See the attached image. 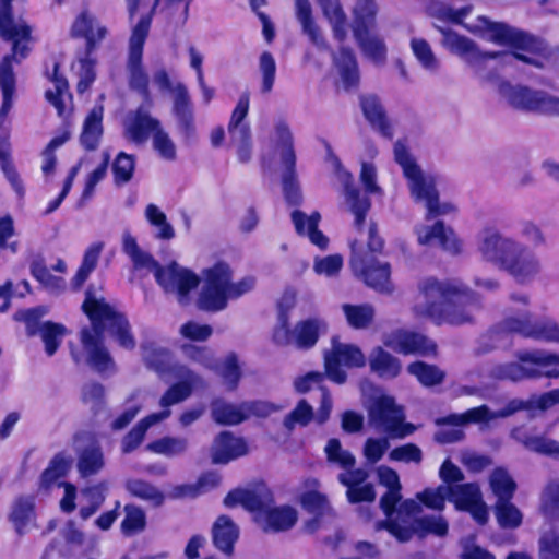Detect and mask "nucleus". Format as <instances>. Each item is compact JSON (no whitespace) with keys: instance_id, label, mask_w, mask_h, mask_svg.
I'll return each mask as SVG.
<instances>
[{"instance_id":"f257e3e1","label":"nucleus","mask_w":559,"mask_h":559,"mask_svg":"<svg viewBox=\"0 0 559 559\" xmlns=\"http://www.w3.org/2000/svg\"><path fill=\"white\" fill-rule=\"evenodd\" d=\"M82 311L88 318L92 330L83 328L80 338L87 353L88 364L99 372L114 366L109 352L104 346L103 336L107 332L120 347L132 350L136 342L130 322L123 312L118 311L104 298H96L92 289H87L82 304Z\"/></svg>"},{"instance_id":"f03ea898","label":"nucleus","mask_w":559,"mask_h":559,"mask_svg":"<svg viewBox=\"0 0 559 559\" xmlns=\"http://www.w3.org/2000/svg\"><path fill=\"white\" fill-rule=\"evenodd\" d=\"M424 302L414 307L416 316L427 318L437 325H462L473 320V312L480 309L477 293L455 281L423 280L418 286Z\"/></svg>"},{"instance_id":"7ed1b4c3","label":"nucleus","mask_w":559,"mask_h":559,"mask_svg":"<svg viewBox=\"0 0 559 559\" xmlns=\"http://www.w3.org/2000/svg\"><path fill=\"white\" fill-rule=\"evenodd\" d=\"M349 247V266L353 274L362 281L367 287L379 294H393L394 284L391 281V264L378 259V255L383 253L384 240L379 235L377 223L371 222L369 224L367 250L362 248L357 239L352 240Z\"/></svg>"},{"instance_id":"20e7f679","label":"nucleus","mask_w":559,"mask_h":559,"mask_svg":"<svg viewBox=\"0 0 559 559\" xmlns=\"http://www.w3.org/2000/svg\"><path fill=\"white\" fill-rule=\"evenodd\" d=\"M122 251L129 257L134 269H147L154 273L156 283L166 293H177L180 298L190 294L200 283L199 276L188 269H181L176 262L163 266L154 257L143 251L136 238L129 231L122 236Z\"/></svg>"},{"instance_id":"39448f33","label":"nucleus","mask_w":559,"mask_h":559,"mask_svg":"<svg viewBox=\"0 0 559 559\" xmlns=\"http://www.w3.org/2000/svg\"><path fill=\"white\" fill-rule=\"evenodd\" d=\"M479 250L487 261L497 263L520 283L528 281L539 271L538 261L525 247L502 238L498 233L487 235Z\"/></svg>"},{"instance_id":"423d86ee","label":"nucleus","mask_w":559,"mask_h":559,"mask_svg":"<svg viewBox=\"0 0 559 559\" xmlns=\"http://www.w3.org/2000/svg\"><path fill=\"white\" fill-rule=\"evenodd\" d=\"M395 162L402 167L403 175L408 181L411 195L416 202H425L426 218L431 219L456 211L451 203H440L439 192L432 177H426L409 154L407 147L397 142L394 145Z\"/></svg>"},{"instance_id":"0eeeda50","label":"nucleus","mask_w":559,"mask_h":559,"mask_svg":"<svg viewBox=\"0 0 559 559\" xmlns=\"http://www.w3.org/2000/svg\"><path fill=\"white\" fill-rule=\"evenodd\" d=\"M481 28L490 33V40L495 44L507 46L511 49L514 59L535 68H542L543 62L530 55L540 51L537 38L522 29H516L502 22H493L486 16H479Z\"/></svg>"},{"instance_id":"6e6552de","label":"nucleus","mask_w":559,"mask_h":559,"mask_svg":"<svg viewBox=\"0 0 559 559\" xmlns=\"http://www.w3.org/2000/svg\"><path fill=\"white\" fill-rule=\"evenodd\" d=\"M378 4L376 0H356L353 9V35L362 53L377 63L386 58V46L381 37L372 35Z\"/></svg>"},{"instance_id":"1a4fd4ad","label":"nucleus","mask_w":559,"mask_h":559,"mask_svg":"<svg viewBox=\"0 0 559 559\" xmlns=\"http://www.w3.org/2000/svg\"><path fill=\"white\" fill-rule=\"evenodd\" d=\"M107 28L100 25L97 19L90 13L88 10H83L75 17L71 35L74 38L85 39V59L81 61L83 72L76 84V92L79 94L85 93L94 83L96 79L95 61L90 59V56L96 50L98 45L107 35Z\"/></svg>"},{"instance_id":"9d476101","label":"nucleus","mask_w":559,"mask_h":559,"mask_svg":"<svg viewBox=\"0 0 559 559\" xmlns=\"http://www.w3.org/2000/svg\"><path fill=\"white\" fill-rule=\"evenodd\" d=\"M204 283L197 299L200 310L218 312L227 307V292L233 270L227 262L217 261L203 270Z\"/></svg>"},{"instance_id":"9b49d317","label":"nucleus","mask_w":559,"mask_h":559,"mask_svg":"<svg viewBox=\"0 0 559 559\" xmlns=\"http://www.w3.org/2000/svg\"><path fill=\"white\" fill-rule=\"evenodd\" d=\"M519 362H508L500 368V377L518 382L524 379L539 378L543 370L559 366V355L545 350H519L515 355Z\"/></svg>"},{"instance_id":"f8f14e48","label":"nucleus","mask_w":559,"mask_h":559,"mask_svg":"<svg viewBox=\"0 0 559 559\" xmlns=\"http://www.w3.org/2000/svg\"><path fill=\"white\" fill-rule=\"evenodd\" d=\"M369 418L377 429L393 439H403L416 430L412 423L404 421L403 408L391 396L379 397L369 412Z\"/></svg>"},{"instance_id":"ddd939ff","label":"nucleus","mask_w":559,"mask_h":559,"mask_svg":"<svg viewBox=\"0 0 559 559\" xmlns=\"http://www.w3.org/2000/svg\"><path fill=\"white\" fill-rule=\"evenodd\" d=\"M320 336V321L309 318L298 321L294 329H290L288 318L281 314L280 322L274 330L273 340L282 346L294 345L298 349L308 350L312 348Z\"/></svg>"},{"instance_id":"4468645a","label":"nucleus","mask_w":559,"mask_h":559,"mask_svg":"<svg viewBox=\"0 0 559 559\" xmlns=\"http://www.w3.org/2000/svg\"><path fill=\"white\" fill-rule=\"evenodd\" d=\"M508 103L515 109L545 115H559V97L523 85L506 84Z\"/></svg>"},{"instance_id":"2eb2a0df","label":"nucleus","mask_w":559,"mask_h":559,"mask_svg":"<svg viewBox=\"0 0 559 559\" xmlns=\"http://www.w3.org/2000/svg\"><path fill=\"white\" fill-rule=\"evenodd\" d=\"M366 362L362 350L354 344L333 342L332 349L324 354L325 374L336 384H344L347 380V373L342 369V365L347 368H362Z\"/></svg>"},{"instance_id":"dca6fc26","label":"nucleus","mask_w":559,"mask_h":559,"mask_svg":"<svg viewBox=\"0 0 559 559\" xmlns=\"http://www.w3.org/2000/svg\"><path fill=\"white\" fill-rule=\"evenodd\" d=\"M154 82L159 90L174 92L173 112L187 134L193 132V105L186 85L183 83H177L174 87L165 69H159L154 73Z\"/></svg>"},{"instance_id":"f3484780","label":"nucleus","mask_w":559,"mask_h":559,"mask_svg":"<svg viewBox=\"0 0 559 559\" xmlns=\"http://www.w3.org/2000/svg\"><path fill=\"white\" fill-rule=\"evenodd\" d=\"M497 332L519 334L523 337L559 343V325L556 322H533L530 314L506 318L497 326Z\"/></svg>"},{"instance_id":"a211bd4d","label":"nucleus","mask_w":559,"mask_h":559,"mask_svg":"<svg viewBox=\"0 0 559 559\" xmlns=\"http://www.w3.org/2000/svg\"><path fill=\"white\" fill-rule=\"evenodd\" d=\"M269 413V405L260 401L233 405L223 399L216 397L211 402L213 420L223 426L239 425L249 418V415L264 416Z\"/></svg>"},{"instance_id":"6ab92c4d","label":"nucleus","mask_w":559,"mask_h":559,"mask_svg":"<svg viewBox=\"0 0 559 559\" xmlns=\"http://www.w3.org/2000/svg\"><path fill=\"white\" fill-rule=\"evenodd\" d=\"M32 28L26 23L15 24L13 15V0H0V37L12 41L13 60L16 56L25 58L29 51L26 44L21 40H29Z\"/></svg>"},{"instance_id":"aec40b11","label":"nucleus","mask_w":559,"mask_h":559,"mask_svg":"<svg viewBox=\"0 0 559 559\" xmlns=\"http://www.w3.org/2000/svg\"><path fill=\"white\" fill-rule=\"evenodd\" d=\"M298 521L297 510L289 506H266L257 524L264 533H282L293 528Z\"/></svg>"},{"instance_id":"412c9836","label":"nucleus","mask_w":559,"mask_h":559,"mask_svg":"<svg viewBox=\"0 0 559 559\" xmlns=\"http://www.w3.org/2000/svg\"><path fill=\"white\" fill-rule=\"evenodd\" d=\"M444 41L452 52L473 66L481 64L489 59H498L504 55L503 51H481L472 39L454 32L445 33Z\"/></svg>"},{"instance_id":"4be33fe9","label":"nucleus","mask_w":559,"mask_h":559,"mask_svg":"<svg viewBox=\"0 0 559 559\" xmlns=\"http://www.w3.org/2000/svg\"><path fill=\"white\" fill-rule=\"evenodd\" d=\"M248 453V444L230 431H221L214 439L211 457L214 464H227Z\"/></svg>"},{"instance_id":"5701e85b","label":"nucleus","mask_w":559,"mask_h":559,"mask_svg":"<svg viewBox=\"0 0 559 559\" xmlns=\"http://www.w3.org/2000/svg\"><path fill=\"white\" fill-rule=\"evenodd\" d=\"M393 348L403 355L435 356L437 345L426 335L407 330H400L393 336Z\"/></svg>"},{"instance_id":"b1692460","label":"nucleus","mask_w":559,"mask_h":559,"mask_svg":"<svg viewBox=\"0 0 559 559\" xmlns=\"http://www.w3.org/2000/svg\"><path fill=\"white\" fill-rule=\"evenodd\" d=\"M359 103L364 117L371 128L377 130L383 138L392 140L393 128L381 99L374 94L360 95Z\"/></svg>"},{"instance_id":"393cba45","label":"nucleus","mask_w":559,"mask_h":559,"mask_svg":"<svg viewBox=\"0 0 559 559\" xmlns=\"http://www.w3.org/2000/svg\"><path fill=\"white\" fill-rule=\"evenodd\" d=\"M160 127L158 119L152 117L143 107L130 114L126 123V136L135 144L145 143Z\"/></svg>"},{"instance_id":"a878e982","label":"nucleus","mask_w":559,"mask_h":559,"mask_svg":"<svg viewBox=\"0 0 559 559\" xmlns=\"http://www.w3.org/2000/svg\"><path fill=\"white\" fill-rule=\"evenodd\" d=\"M269 502H273L272 493H269V498L265 500L255 490L235 488L225 496L224 506L227 508H235L240 504L245 510L250 512L257 523L259 516L262 515Z\"/></svg>"},{"instance_id":"bb28decb","label":"nucleus","mask_w":559,"mask_h":559,"mask_svg":"<svg viewBox=\"0 0 559 559\" xmlns=\"http://www.w3.org/2000/svg\"><path fill=\"white\" fill-rule=\"evenodd\" d=\"M320 219L321 215L317 211L312 212L309 216L300 210L292 212V221L296 233L299 236L307 234L311 243L321 250H325L329 246V238L319 229Z\"/></svg>"},{"instance_id":"cd10ccee","label":"nucleus","mask_w":559,"mask_h":559,"mask_svg":"<svg viewBox=\"0 0 559 559\" xmlns=\"http://www.w3.org/2000/svg\"><path fill=\"white\" fill-rule=\"evenodd\" d=\"M418 241L421 245H429L437 241L439 246L454 254L461 251V241L451 227H447L442 221H437L432 226L424 227L418 233Z\"/></svg>"},{"instance_id":"c85d7f7f","label":"nucleus","mask_w":559,"mask_h":559,"mask_svg":"<svg viewBox=\"0 0 559 559\" xmlns=\"http://www.w3.org/2000/svg\"><path fill=\"white\" fill-rule=\"evenodd\" d=\"M103 116V106H94L83 121L79 140L86 152H94L99 147L104 134Z\"/></svg>"},{"instance_id":"c756f323","label":"nucleus","mask_w":559,"mask_h":559,"mask_svg":"<svg viewBox=\"0 0 559 559\" xmlns=\"http://www.w3.org/2000/svg\"><path fill=\"white\" fill-rule=\"evenodd\" d=\"M343 185L349 211L355 216L354 225L357 230H361L371 207V201L368 195H362L360 190L354 186V179L350 173H346Z\"/></svg>"},{"instance_id":"7c9ffc66","label":"nucleus","mask_w":559,"mask_h":559,"mask_svg":"<svg viewBox=\"0 0 559 559\" xmlns=\"http://www.w3.org/2000/svg\"><path fill=\"white\" fill-rule=\"evenodd\" d=\"M239 531L237 525L228 515H219L212 527V539L214 546L226 554L233 555Z\"/></svg>"},{"instance_id":"2f4dec72","label":"nucleus","mask_w":559,"mask_h":559,"mask_svg":"<svg viewBox=\"0 0 559 559\" xmlns=\"http://www.w3.org/2000/svg\"><path fill=\"white\" fill-rule=\"evenodd\" d=\"M334 64L338 70L345 90L358 87L360 82L359 69L352 48L342 46L338 53L334 56Z\"/></svg>"},{"instance_id":"473e14b6","label":"nucleus","mask_w":559,"mask_h":559,"mask_svg":"<svg viewBox=\"0 0 559 559\" xmlns=\"http://www.w3.org/2000/svg\"><path fill=\"white\" fill-rule=\"evenodd\" d=\"M371 372L380 378L394 379L401 373V361L381 346L372 348L369 355Z\"/></svg>"},{"instance_id":"72a5a7b5","label":"nucleus","mask_w":559,"mask_h":559,"mask_svg":"<svg viewBox=\"0 0 559 559\" xmlns=\"http://www.w3.org/2000/svg\"><path fill=\"white\" fill-rule=\"evenodd\" d=\"M15 88L16 80L13 71V56H4L0 62V90L2 93L0 118L7 117L11 110Z\"/></svg>"},{"instance_id":"f704fd0d","label":"nucleus","mask_w":559,"mask_h":559,"mask_svg":"<svg viewBox=\"0 0 559 559\" xmlns=\"http://www.w3.org/2000/svg\"><path fill=\"white\" fill-rule=\"evenodd\" d=\"M15 88L16 80L13 71V56H4L0 62V90L2 93L0 118L7 117L11 110Z\"/></svg>"},{"instance_id":"c9c22d12","label":"nucleus","mask_w":559,"mask_h":559,"mask_svg":"<svg viewBox=\"0 0 559 559\" xmlns=\"http://www.w3.org/2000/svg\"><path fill=\"white\" fill-rule=\"evenodd\" d=\"M323 14L330 21L333 29V36L338 43H344L347 38L348 22L347 16L338 0H317Z\"/></svg>"},{"instance_id":"e433bc0d","label":"nucleus","mask_w":559,"mask_h":559,"mask_svg":"<svg viewBox=\"0 0 559 559\" xmlns=\"http://www.w3.org/2000/svg\"><path fill=\"white\" fill-rule=\"evenodd\" d=\"M35 515V502L32 497L19 496L13 501L9 521L13 524L17 535H23L31 519Z\"/></svg>"},{"instance_id":"4c0bfd02","label":"nucleus","mask_w":559,"mask_h":559,"mask_svg":"<svg viewBox=\"0 0 559 559\" xmlns=\"http://www.w3.org/2000/svg\"><path fill=\"white\" fill-rule=\"evenodd\" d=\"M284 167L282 175L283 194L287 204L299 206L302 202V193L296 173V162L288 157V163L282 164Z\"/></svg>"},{"instance_id":"58836bf2","label":"nucleus","mask_w":559,"mask_h":559,"mask_svg":"<svg viewBox=\"0 0 559 559\" xmlns=\"http://www.w3.org/2000/svg\"><path fill=\"white\" fill-rule=\"evenodd\" d=\"M447 496L456 510L464 511L473 502L481 497L479 486L476 483H465L447 487Z\"/></svg>"},{"instance_id":"ea45409f","label":"nucleus","mask_w":559,"mask_h":559,"mask_svg":"<svg viewBox=\"0 0 559 559\" xmlns=\"http://www.w3.org/2000/svg\"><path fill=\"white\" fill-rule=\"evenodd\" d=\"M343 313L347 324L355 330H364L369 328L374 320V308L370 304H344L342 306Z\"/></svg>"},{"instance_id":"a19ab883","label":"nucleus","mask_w":559,"mask_h":559,"mask_svg":"<svg viewBox=\"0 0 559 559\" xmlns=\"http://www.w3.org/2000/svg\"><path fill=\"white\" fill-rule=\"evenodd\" d=\"M489 485L497 500L512 499L516 491L515 480L508 469L502 466L492 469L489 476Z\"/></svg>"},{"instance_id":"79ce46f5","label":"nucleus","mask_w":559,"mask_h":559,"mask_svg":"<svg viewBox=\"0 0 559 559\" xmlns=\"http://www.w3.org/2000/svg\"><path fill=\"white\" fill-rule=\"evenodd\" d=\"M143 56H128L129 86L144 98L150 96V78L142 64Z\"/></svg>"},{"instance_id":"37998d69","label":"nucleus","mask_w":559,"mask_h":559,"mask_svg":"<svg viewBox=\"0 0 559 559\" xmlns=\"http://www.w3.org/2000/svg\"><path fill=\"white\" fill-rule=\"evenodd\" d=\"M126 488L132 497L148 502L153 507H160L165 501L164 492L146 480L130 479Z\"/></svg>"},{"instance_id":"c03bdc74","label":"nucleus","mask_w":559,"mask_h":559,"mask_svg":"<svg viewBox=\"0 0 559 559\" xmlns=\"http://www.w3.org/2000/svg\"><path fill=\"white\" fill-rule=\"evenodd\" d=\"M59 63L56 62L53 64L52 74L50 75V80L55 84V91L47 90L45 92V98L56 108L58 116L62 117L66 112L63 95L69 92V82L67 78L59 72Z\"/></svg>"},{"instance_id":"a18cd8bd","label":"nucleus","mask_w":559,"mask_h":559,"mask_svg":"<svg viewBox=\"0 0 559 559\" xmlns=\"http://www.w3.org/2000/svg\"><path fill=\"white\" fill-rule=\"evenodd\" d=\"M511 500H497L493 507L498 525L503 530H514L523 522L522 512Z\"/></svg>"},{"instance_id":"49530a36","label":"nucleus","mask_w":559,"mask_h":559,"mask_svg":"<svg viewBox=\"0 0 559 559\" xmlns=\"http://www.w3.org/2000/svg\"><path fill=\"white\" fill-rule=\"evenodd\" d=\"M489 417V408L486 405H480L477 407H473L467 409L462 414H449L443 417H439L436 419L437 426H454L460 427L466 424L472 423H481L487 420Z\"/></svg>"},{"instance_id":"de8ad7c7","label":"nucleus","mask_w":559,"mask_h":559,"mask_svg":"<svg viewBox=\"0 0 559 559\" xmlns=\"http://www.w3.org/2000/svg\"><path fill=\"white\" fill-rule=\"evenodd\" d=\"M124 518L121 521L120 530L124 536H133L143 532L146 527V514L144 510L133 503L123 507Z\"/></svg>"},{"instance_id":"09e8293b","label":"nucleus","mask_w":559,"mask_h":559,"mask_svg":"<svg viewBox=\"0 0 559 559\" xmlns=\"http://www.w3.org/2000/svg\"><path fill=\"white\" fill-rule=\"evenodd\" d=\"M299 503L301 508L311 515L325 516L334 514L326 495L316 489L304 491L299 496Z\"/></svg>"},{"instance_id":"8fccbe9b","label":"nucleus","mask_w":559,"mask_h":559,"mask_svg":"<svg viewBox=\"0 0 559 559\" xmlns=\"http://www.w3.org/2000/svg\"><path fill=\"white\" fill-rule=\"evenodd\" d=\"M78 471L82 477L96 475L104 466V455L99 447L84 448L78 457Z\"/></svg>"},{"instance_id":"3c124183","label":"nucleus","mask_w":559,"mask_h":559,"mask_svg":"<svg viewBox=\"0 0 559 559\" xmlns=\"http://www.w3.org/2000/svg\"><path fill=\"white\" fill-rule=\"evenodd\" d=\"M407 371L415 376L424 386H435L444 381L445 373L436 365L425 361H414L407 366Z\"/></svg>"},{"instance_id":"603ef678","label":"nucleus","mask_w":559,"mask_h":559,"mask_svg":"<svg viewBox=\"0 0 559 559\" xmlns=\"http://www.w3.org/2000/svg\"><path fill=\"white\" fill-rule=\"evenodd\" d=\"M158 1L159 0H155L153 8L157 5ZM153 12L154 9H152L150 13L141 16L133 27L129 44V56H143L144 45L152 24Z\"/></svg>"},{"instance_id":"864d4df0","label":"nucleus","mask_w":559,"mask_h":559,"mask_svg":"<svg viewBox=\"0 0 559 559\" xmlns=\"http://www.w3.org/2000/svg\"><path fill=\"white\" fill-rule=\"evenodd\" d=\"M114 183L121 187L134 176L135 156L126 152H119L111 164Z\"/></svg>"},{"instance_id":"5fc2aeb1","label":"nucleus","mask_w":559,"mask_h":559,"mask_svg":"<svg viewBox=\"0 0 559 559\" xmlns=\"http://www.w3.org/2000/svg\"><path fill=\"white\" fill-rule=\"evenodd\" d=\"M66 335L67 328L62 323L49 320L43 322L40 336L45 346V353L49 357L57 353Z\"/></svg>"},{"instance_id":"6e6d98bb","label":"nucleus","mask_w":559,"mask_h":559,"mask_svg":"<svg viewBox=\"0 0 559 559\" xmlns=\"http://www.w3.org/2000/svg\"><path fill=\"white\" fill-rule=\"evenodd\" d=\"M193 392V382L186 379L173 383L162 395L159 405L169 409L170 406L186 401Z\"/></svg>"},{"instance_id":"4d7b16f0","label":"nucleus","mask_w":559,"mask_h":559,"mask_svg":"<svg viewBox=\"0 0 559 559\" xmlns=\"http://www.w3.org/2000/svg\"><path fill=\"white\" fill-rule=\"evenodd\" d=\"M530 451L550 457H559V442L545 436L526 435L520 439Z\"/></svg>"},{"instance_id":"13d9d810","label":"nucleus","mask_w":559,"mask_h":559,"mask_svg":"<svg viewBox=\"0 0 559 559\" xmlns=\"http://www.w3.org/2000/svg\"><path fill=\"white\" fill-rule=\"evenodd\" d=\"M295 5L296 15L302 26L304 33L307 34L309 38L317 44L320 37V31L313 20L312 9L309 0H296Z\"/></svg>"},{"instance_id":"bf43d9fd","label":"nucleus","mask_w":559,"mask_h":559,"mask_svg":"<svg viewBox=\"0 0 559 559\" xmlns=\"http://www.w3.org/2000/svg\"><path fill=\"white\" fill-rule=\"evenodd\" d=\"M242 372L238 361V357L235 353H229L221 367V377L226 384L228 391H235L240 382Z\"/></svg>"},{"instance_id":"052dcab7","label":"nucleus","mask_w":559,"mask_h":559,"mask_svg":"<svg viewBox=\"0 0 559 559\" xmlns=\"http://www.w3.org/2000/svg\"><path fill=\"white\" fill-rule=\"evenodd\" d=\"M145 216L151 225L159 228L157 234L159 239L169 240L175 237V230L167 222L166 214L157 205L148 204L145 209Z\"/></svg>"},{"instance_id":"680f3d73","label":"nucleus","mask_w":559,"mask_h":559,"mask_svg":"<svg viewBox=\"0 0 559 559\" xmlns=\"http://www.w3.org/2000/svg\"><path fill=\"white\" fill-rule=\"evenodd\" d=\"M325 453L329 462L336 463L345 469L354 468L356 464L355 456L349 451L343 450L341 441L336 438L328 441Z\"/></svg>"},{"instance_id":"e2e57ef3","label":"nucleus","mask_w":559,"mask_h":559,"mask_svg":"<svg viewBox=\"0 0 559 559\" xmlns=\"http://www.w3.org/2000/svg\"><path fill=\"white\" fill-rule=\"evenodd\" d=\"M150 448L156 453L167 456H175L186 452L188 448V441L186 438L167 436L155 440L150 444Z\"/></svg>"},{"instance_id":"0e129e2a","label":"nucleus","mask_w":559,"mask_h":559,"mask_svg":"<svg viewBox=\"0 0 559 559\" xmlns=\"http://www.w3.org/2000/svg\"><path fill=\"white\" fill-rule=\"evenodd\" d=\"M259 69L262 74L261 92L269 94L273 90L276 75V62L270 51H263L260 55Z\"/></svg>"},{"instance_id":"69168bd1","label":"nucleus","mask_w":559,"mask_h":559,"mask_svg":"<svg viewBox=\"0 0 559 559\" xmlns=\"http://www.w3.org/2000/svg\"><path fill=\"white\" fill-rule=\"evenodd\" d=\"M250 94L248 91L243 92L234 108L227 129L231 139L235 138V133H240V127L247 124L243 122L249 112Z\"/></svg>"},{"instance_id":"338daca9","label":"nucleus","mask_w":559,"mask_h":559,"mask_svg":"<svg viewBox=\"0 0 559 559\" xmlns=\"http://www.w3.org/2000/svg\"><path fill=\"white\" fill-rule=\"evenodd\" d=\"M540 510L548 519H559V483L547 485L542 498Z\"/></svg>"},{"instance_id":"774afa93","label":"nucleus","mask_w":559,"mask_h":559,"mask_svg":"<svg viewBox=\"0 0 559 559\" xmlns=\"http://www.w3.org/2000/svg\"><path fill=\"white\" fill-rule=\"evenodd\" d=\"M416 530L423 536L432 534L443 537L449 532V524L442 516H423L416 520Z\"/></svg>"}]
</instances>
